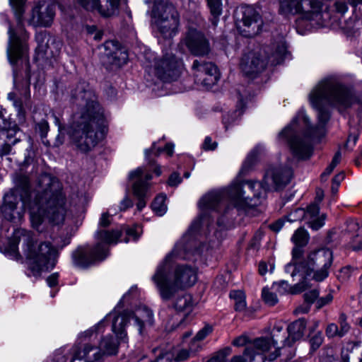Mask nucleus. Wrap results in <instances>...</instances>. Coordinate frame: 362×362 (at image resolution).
Here are the masks:
<instances>
[{
    "label": "nucleus",
    "instance_id": "864d4df0",
    "mask_svg": "<svg viewBox=\"0 0 362 362\" xmlns=\"http://www.w3.org/2000/svg\"><path fill=\"white\" fill-rule=\"evenodd\" d=\"M173 358V355L170 352H160L158 356H156V362H171Z\"/></svg>",
    "mask_w": 362,
    "mask_h": 362
},
{
    "label": "nucleus",
    "instance_id": "338daca9",
    "mask_svg": "<svg viewBox=\"0 0 362 362\" xmlns=\"http://www.w3.org/2000/svg\"><path fill=\"white\" fill-rule=\"evenodd\" d=\"M284 223V221L283 219H279L270 225V228L274 231L278 232L282 228Z\"/></svg>",
    "mask_w": 362,
    "mask_h": 362
},
{
    "label": "nucleus",
    "instance_id": "f8f14e48",
    "mask_svg": "<svg viewBox=\"0 0 362 362\" xmlns=\"http://www.w3.org/2000/svg\"><path fill=\"white\" fill-rule=\"evenodd\" d=\"M280 12L284 15H298V25L303 21L310 25H320L323 23V4L320 0H282Z\"/></svg>",
    "mask_w": 362,
    "mask_h": 362
},
{
    "label": "nucleus",
    "instance_id": "2eb2a0df",
    "mask_svg": "<svg viewBox=\"0 0 362 362\" xmlns=\"http://www.w3.org/2000/svg\"><path fill=\"white\" fill-rule=\"evenodd\" d=\"M10 3L14 11L18 27L21 32V36H18L11 26L8 29L10 47L8 56L11 63L14 64L26 54L28 49L26 40L28 35L23 28V16L25 12L23 0H10Z\"/></svg>",
    "mask_w": 362,
    "mask_h": 362
},
{
    "label": "nucleus",
    "instance_id": "5701e85b",
    "mask_svg": "<svg viewBox=\"0 0 362 362\" xmlns=\"http://www.w3.org/2000/svg\"><path fill=\"white\" fill-rule=\"evenodd\" d=\"M88 11H98L103 16H110L117 11L119 0H77Z\"/></svg>",
    "mask_w": 362,
    "mask_h": 362
},
{
    "label": "nucleus",
    "instance_id": "4be33fe9",
    "mask_svg": "<svg viewBox=\"0 0 362 362\" xmlns=\"http://www.w3.org/2000/svg\"><path fill=\"white\" fill-rule=\"evenodd\" d=\"M186 45L195 56H206L211 50L209 41L201 32L195 29L189 30L186 37Z\"/></svg>",
    "mask_w": 362,
    "mask_h": 362
},
{
    "label": "nucleus",
    "instance_id": "4d7b16f0",
    "mask_svg": "<svg viewBox=\"0 0 362 362\" xmlns=\"http://www.w3.org/2000/svg\"><path fill=\"white\" fill-rule=\"evenodd\" d=\"M202 146L203 148L206 151L214 150L217 146V144L216 142H212L211 137L206 136L204 139Z\"/></svg>",
    "mask_w": 362,
    "mask_h": 362
},
{
    "label": "nucleus",
    "instance_id": "6ab92c4d",
    "mask_svg": "<svg viewBox=\"0 0 362 362\" xmlns=\"http://www.w3.org/2000/svg\"><path fill=\"white\" fill-rule=\"evenodd\" d=\"M243 16L238 28L241 34L252 37L262 31L263 20L259 11L252 6L243 8Z\"/></svg>",
    "mask_w": 362,
    "mask_h": 362
},
{
    "label": "nucleus",
    "instance_id": "680f3d73",
    "mask_svg": "<svg viewBox=\"0 0 362 362\" xmlns=\"http://www.w3.org/2000/svg\"><path fill=\"white\" fill-rule=\"evenodd\" d=\"M162 151H165L168 156H171L173 154L174 145L171 143L166 144L164 148H158L157 154L158 155Z\"/></svg>",
    "mask_w": 362,
    "mask_h": 362
},
{
    "label": "nucleus",
    "instance_id": "e433bc0d",
    "mask_svg": "<svg viewBox=\"0 0 362 362\" xmlns=\"http://www.w3.org/2000/svg\"><path fill=\"white\" fill-rule=\"evenodd\" d=\"M166 197L163 194L157 196L153 203L151 208L158 216H163L167 211V206L165 203Z\"/></svg>",
    "mask_w": 362,
    "mask_h": 362
},
{
    "label": "nucleus",
    "instance_id": "5fc2aeb1",
    "mask_svg": "<svg viewBox=\"0 0 362 362\" xmlns=\"http://www.w3.org/2000/svg\"><path fill=\"white\" fill-rule=\"evenodd\" d=\"M182 181L180 175L177 173H173L168 180V185L171 187L177 186Z\"/></svg>",
    "mask_w": 362,
    "mask_h": 362
},
{
    "label": "nucleus",
    "instance_id": "6e6d98bb",
    "mask_svg": "<svg viewBox=\"0 0 362 362\" xmlns=\"http://www.w3.org/2000/svg\"><path fill=\"white\" fill-rule=\"evenodd\" d=\"M110 215L108 212H104L101 215V217L99 220V226L100 227H107L108 226L110 223H111V220H110Z\"/></svg>",
    "mask_w": 362,
    "mask_h": 362
},
{
    "label": "nucleus",
    "instance_id": "49530a36",
    "mask_svg": "<svg viewBox=\"0 0 362 362\" xmlns=\"http://www.w3.org/2000/svg\"><path fill=\"white\" fill-rule=\"evenodd\" d=\"M259 148H260L259 146H257V148H255L252 151H251V153L247 156L245 161L243 163V170H245V169H248L249 168H250L253 163L255 162L256 160V158H257V153L256 152L258 151Z\"/></svg>",
    "mask_w": 362,
    "mask_h": 362
},
{
    "label": "nucleus",
    "instance_id": "ddd939ff",
    "mask_svg": "<svg viewBox=\"0 0 362 362\" xmlns=\"http://www.w3.org/2000/svg\"><path fill=\"white\" fill-rule=\"evenodd\" d=\"M112 325V332L120 338L122 341H128L124 327L131 320L137 326L140 334H143L148 327L153 324V312L146 305H139L132 313H123L116 315L114 313Z\"/></svg>",
    "mask_w": 362,
    "mask_h": 362
},
{
    "label": "nucleus",
    "instance_id": "39448f33",
    "mask_svg": "<svg viewBox=\"0 0 362 362\" xmlns=\"http://www.w3.org/2000/svg\"><path fill=\"white\" fill-rule=\"evenodd\" d=\"M186 258L185 247L180 242L158 265L151 279L163 300H170L178 290L190 287L197 281V271L194 268L187 265H175V261Z\"/></svg>",
    "mask_w": 362,
    "mask_h": 362
},
{
    "label": "nucleus",
    "instance_id": "393cba45",
    "mask_svg": "<svg viewBox=\"0 0 362 362\" xmlns=\"http://www.w3.org/2000/svg\"><path fill=\"white\" fill-rule=\"evenodd\" d=\"M345 233L349 238V246L354 251L362 250V226L358 221L349 219L346 221Z\"/></svg>",
    "mask_w": 362,
    "mask_h": 362
},
{
    "label": "nucleus",
    "instance_id": "774afa93",
    "mask_svg": "<svg viewBox=\"0 0 362 362\" xmlns=\"http://www.w3.org/2000/svg\"><path fill=\"white\" fill-rule=\"evenodd\" d=\"M344 173L343 172L339 173V174L336 175L332 179V184L336 185L337 187H338L341 182L344 180Z\"/></svg>",
    "mask_w": 362,
    "mask_h": 362
},
{
    "label": "nucleus",
    "instance_id": "473e14b6",
    "mask_svg": "<svg viewBox=\"0 0 362 362\" xmlns=\"http://www.w3.org/2000/svg\"><path fill=\"white\" fill-rule=\"evenodd\" d=\"M207 6L209 8L210 13L212 16L211 23L214 25H216L218 21L219 16L222 14L223 11V1L222 0H206Z\"/></svg>",
    "mask_w": 362,
    "mask_h": 362
},
{
    "label": "nucleus",
    "instance_id": "f03ea898",
    "mask_svg": "<svg viewBox=\"0 0 362 362\" xmlns=\"http://www.w3.org/2000/svg\"><path fill=\"white\" fill-rule=\"evenodd\" d=\"M312 106L317 110L318 123L316 127L310 125L305 112L300 110L278 135L280 141L286 143L294 156L299 159H308L313 153L309 139H318L325 134V125L330 118V113L323 106H334L347 108L354 101L352 89L342 83L333 75L320 80L309 94Z\"/></svg>",
    "mask_w": 362,
    "mask_h": 362
},
{
    "label": "nucleus",
    "instance_id": "a19ab883",
    "mask_svg": "<svg viewBox=\"0 0 362 362\" xmlns=\"http://www.w3.org/2000/svg\"><path fill=\"white\" fill-rule=\"evenodd\" d=\"M348 317L347 315L344 313H341L339 316L338 319V324H339V329L341 332V335H346L351 329V325L348 322Z\"/></svg>",
    "mask_w": 362,
    "mask_h": 362
},
{
    "label": "nucleus",
    "instance_id": "ea45409f",
    "mask_svg": "<svg viewBox=\"0 0 362 362\" xmlns=\"http://www.w3.org/2000/svg\"><path fill=\"white\" fill-rule=\"evenodd\" d=\"M262 297L265 303L270 306H273L278 303L276 294L270 291L268 288H264L262 289Z\"/></svg>",
    "mask_w": 362,
    "mask_h": 362
},
{
    "label": "nucleus",
    "instance_id": "c85d7f7f",
    "mask_svg": "<svg viewBox=\"0 0 362 362\" xmlns=\"http://www.w3.org/2000/svg\"><path fill=\"white\" fill-rule=\"evenodd\" d=\"M269 339L273 343L274 346L276 349V346L279 342L282 344V347L281 348V351H286V347L291 348V341H287L285 340L287 337V330H284L282 326L276 325L271 331Z\"/></svg>",
    "mask_w": 362,
    "mask_h": 362
},
{
    "label": "nucleus",
    "instance_id": "4c0bfd02",
    "mask_svg": "<svg viewBox=\"0 0 362 362\" xmlns=\"http://www.w3.org/2000/svg\"><path fill=\"white\" fill-rule=\"evenodd\" d=\"M11 139L8 138V134L5 132H1L0 134V154L1 155H6L8 154L11 150V144H15L16 140H13V141H10Z\"/></svg>",
    "mask_w": 362,
    "mask_h": 362
},
{
    "label": "nucleus",
    "instance_id": "bf43d9fd",
    "mask_svg": "<svg viewBox=\"0 0 362 362\" xmlns=\"http://www.w3.org/2000/svg\"><path fill=\"white\" fill-rule=\"evenodd\" d=\"M249 344L250 343H248V338L245 335H241L235 338L233 341V344L236 346H243L245 345H246L247 346V344Z\"/></svg>",
    "mask_w": 362,
    "mask_h": 362
},
{
    "label": "nucleus",
    "instance_id": "3c124183",
    "mask_svg": "<svg viewBox=\"0 0 362 362\" xmlns=\"http://www.w3.org/2000/svg\"><path fill=\"white\" fill-rule=\"evenodd\" d=\"M13 105L15 107L17 111V115L20 119H24L25 118V111L23 107V103L21 99L17 98L15 99L13 102Z\"/></svg>",
    "mask_w": 362,
    "mask_h": 362
},
{
    "label": "nucleus",
    "instance_id": "1a4fd4ad",
    "mask_svg": "<svg viewBox=\"0 0 362 362\" xmlns=\"http://www.w3.org/2000/svg\"><path fill=\"white\" fill-rule=\"evenodd\" d=\"M122 235L121 230H98L95 235L97 244L80 246L72 252L73 264L78 267L86 268L95 262L103 261L107 257L106 245L116 244Z\"/></svg>",
    "mask_w": 362,
    "mask_h": 362
},
{
    "label": "nucleus",
    "instance_id": "dca6fc26",
    "mask_svg": "<svg viewBox=\"0 0 362 362\" xmlns=\"http://www.w3.org/2000/svg\"><path fill=\"white\" fill-rule=\"evenodd\" d=\"M245 354L250 358V362L274 361L282 354L281 348L275 349L268 336L255 339L245 347Z\"/></svg>",
    "mask_w": 362,
    "mask_h": 362
},
{
    "label": "nucleus",
    "instance_id": "a18cd8bd",
    "mask_svg": "<svg viewBox=\"0 0 362 362\" xmlns=\"http://www.w3.org/2000/svg\"><path fill=\"white\" fill-rule=\"evenodd\" d=\"M36 131L40 133L42 139H45L47 136V134L49 131V124L46 120H41L36 124Z\"/></svg>",
    "mask_w": 362,
    "mask_h": 362
},
{
    "label": "nucleus",
    "instance_id": "37998d69",
    "mask_svg": "<svg viewBox=\"0 0 362 362\" xmlns=\"http://www.w3.org/2000/svg\"><path fill=\"white\" fill-rule=\"evenodd\" d=\"M231 353V349L228 347L217 353L216 356L206 362H226V358Z\"/></svg>",
    "mask_w": 362,
    "mask_h": 362
},
{
    "label": "nucleus",
    "instance_id": "2f4dec72",
    "mask_svg": "<svg viewBox=\"0 0 362 362\" xmlns=\"http://www.w3.org/2000/svg\"><path fill=\"white\" fill-rule=\"evenodd\" d=\"M49 38V35L46 31H41L36 33L35 40L37 43L36 53L38 58H43L46 54Z\"/></svg>",
    "mask_w": 362,
    "mask_h": 362
},
{
    "label": "nucleus",
    "instance_id": "f704fd0d",
    "mask_svg": "<svg viewBox=\"0 0 362 362\" xmlns=\"http://www.w3.org/2000/svg\"><path fill=\"white\" fill-rule=\"evenodd\" d=\"M309 240V233L303 228H298L291 237V241L297 246H305L308 243Z\"/></svg>",
    "mask_w": 362,
    "mask_h": 362
},
{
    "label": "nucleus",
    "instance_id": "20e7f679",
    "mask_svg": "<svg viewBox=\"0 0 362 362\" xmlns=\"http://www.w3.org/2000/svg\"><path fill=\"white\" fill-rule=\"evenodd\" d=\"M69 239H64L61 245L56 244L54 246L49 242L45 241L36 246L37 238L35 234L21 228L14 230L5 248V254L12 259H18L21 255L18 246L21 242L23 252L29 262V268L33 275H37L44 269H52L54 267L59 250L69 244Z\"/></svg>",
    "mask_w": 362,
    "mask_h": 362
},
{
    "label": "nucleus",
    "instance_id": "bb28decb",
    "mask_svg": "<svg viewBox=\"0 0 362 362\" xmlns=\"http://www.w3.org/2000/svg\"><path fill=\"white\" fill-rule=\"evenodd\" d=\"M306 328V322L304 319H298L291 323L287 330V337L285 339L287 341H291V346L298 340L300 339Z\"/></svg>",
    "mask_w": 362,
    "mask_h": 362
},
{
    "label": "nucleus",
    "instance_id": "603ef678",
    "mask_svg": "<svg viewBox=\"0 0 362 362\" xmlns=\"http://www.w3.org/2000/svg\"><path fill=\"white\" fill-rule=\"evenodd\" d=\"M333 300L332 293L327 294L325 297H321L316 300V307L320 309L323 306L330 303Z\"/></svg>",
    "mask_w": 362,
    "mask_h": 362
},
{
    "label": "nucleus",
    "instance_id": "a211bd4d",
    "mask_svg": "<svg viewBox=\"0 0 362 362\" xmlns=\"http://www.w3.org/2000/svg\"><path fill=\"white\" fill-rule=\"evenodd\" d=\"M195 82L206 88H211L219 79L216 66L203 59H195L192 66Z\"/></svg>",
    "mask_w": 362,
    "mask_h": 362
},
{
    "label": "nucleus",
    "instance_id": "f257e3e1",
    "mask_svg": "<svg viewBox=\"0 0 362 362\" xmlns=\"http://www.w3.org/2000/svg\"><path fill=\"white\" fill-rule=\"evenodd\" d=\"M37 187L30 191L27 176H21L16 187L4 197L1 211L4 218L15 224L24 220L25 209L33 228L39 230L47 218L59 225L69 218V205L59 180L47 173L40 175Z\"/></svg>",
    "mask_w": 362,
    "mask_h": 362
},
{
    "label": "nucleus",
    "instance_id": "69168bd1",
    "mask_svg": "<svg viewBox=\"0 0 362 362\" xmlns=\"http://www.w3.org/2000/svg\"><path fill=\"white\" fill-rule=\"evenodd\" d=\"M246 361L250 362V358L249 357V356L245 354V350L244 351L243 356H240V355L235 356L232 358V359L230 361V362H246ZM226 362H228V361H226Z\"/></svg>",
    "mask_w": 362,
    "mask_h": 362
},
{
    "label": "nucleus",
    "instance_id": "79ce46f5",
    "mask_svg": "<svg viewBox=\"0 0 362 362\" xmlns=\"http://www.w3.org/2000/svg\"><path fill=\"white\" fill-rule=\"evenodd\" d=\"M303 247L304 246L295 245V247H293V249L292 250V256H293L292 260L288 264L293 263L294 264L299 266L300 264H301L304 262V260H303V261L300 260V257L303 253V250L302 249V247Z\"/></svg>",
    "mask_w": 362,
    "mask_h": 362
},
{
    "label": "nucleus",
    "instance_id": "09e8293b",
    "mask_svg": "<svg viewBox=\"0 0 362 362\" xmlns=\"http://www.w3.org/2000/svg\"><path fill=\"white\" fill-rule=\"evenodd\" d=\"M353 271H354L353 267H351L350 266L344 267L340 269L339 275H338V278L341 281H345L350 278Z\"/></svg>",
    "mask_w": 362,
    "mask_h": 362
},
{
    "label": "nucleus",
    "instance_id": "9d476101",
    "mask_svg": "<svg viewBox=\"0 0 362 362\" xmlns=\"http://www.w3.org/2000/svg\"><path fill=\"white\" fill-rule=\"evenodd\" d=\"M275 49L267 58L262 57V53L267 54L270 48L263 50L251 51L243 54L240 61V68L246 75H253L263 71L267 64L272 66L281 63L286 54V46L284 42H279L274 45Z\"/></svg>",
    "mask_w": 362,
    "mask_h": 362
},
{
    "label": "nucleus",
    "instance_id": "9b49d317",
    "mask_svg": "<svg viewBox=\"0 0 362 362\" xmlns=\"http://www.w3.org/2000/svg\"><path fill=\"white\" fill-rule=\"evenodd\" d=\"M144 65L148 75H154L164 82L176 81L183 69L182 61L172 54H166L163 58L157 59L154 53L146 50Z\"/></svg>",
    "mask_w": 362,
    "mask_h": 362
},
{
    "label": "nucleus",
    "instance_id": "052dcab7",
    "mask_svg": "<svg viewBox=\"0 0 362 362\" xmlns=\"http://www.w3.org/2000/svg\"><path fill=\"white\" fill-rule=\"evenodd\" d=\"M59 279L58 273H53L47 279V284L49 287H54L57 285Z\"/></svg>",
    "mask_w": 362,
    "mask_h": 362
},
{
    "label": "nucleus",
    "instance_id": "58836bf2",
    "mask_svg": "<svg viewBox=\"0 0 362 362\" xmlns=\"http://www.w3.org/2000/svg\"><path fill=\"white\" fill-rule=\"evenodd\" d=\"M213 331V328L209 325H206L202 329H201L194 337L192 341V346H197V345H200L199 341L204 339L209 334H211Z\"/></svg>",
    "mask_w": 362,
    "mask_h": 362
},
{
    "label": "nucleus",
    "instance_id": "c756f323",
    "mask_svg": "<svg viewBox=\"0 0 362 362\" xmlns=\"http://www.w3.org/2000/svg\"><path fill=\"white\" fill-rule=\"evenodd\" d=\"M158 27L161 35L165 38H170L178 31L180 19L158 20Z\"/></svg>",
    "mask_w": 362,
    "mask_h": 362
},
{
    "label": "nucleus",
    "instance_id": "13d9d810",
    "mask_svg": "<svg viewBox=\"0 0 362 362\" xmlns=\"http://www.w3.org/2000/svg\"><path fill=\"white\" fill-rule=\"evenodd\" d=\"M322 341H323V338L322 337V334L320 332L317 333L310 339L312 347L315 348V349L318 348L320 346V344L322 343Z\"/></svg>",
    "mask_w": 362,
    "mask_h": 362
},
{
    "label": "nucleus",
    "instance_id": "72a5a7b5",
    "mask_svg": "<svg viewBox=\"0 0 362 362\" xmlns=\"http://www.w3.org/2000/svg\"><path fill=\"white\" fill-rule=\"evenodd\" d=\"M229 296L235 302L236 311L242 312L245 310L247 306L245 295L242 291H232L230 292Z\"/></svg>",
    "mask_w": 362,
    "mask_h": 362
},
{
    "label": "nucleus",
    "instance_id": "a878e982",
    "mask_svg": "<svg viewBox=\"0 0 362 362\" xmlns=\"http://www.w3.org/2000/svg\"><path fill=\"white\" fill-rule=\"evenodd\" d=\"M152 13L158 20L180 19V15L174 5L163 0L154 4Z\"/></svg>",
    "mask_w": 362,
    "mask_h": 362
},
{
    "label": "nucleus",
    "instance_id": "c9c22d12",
    "mask_svg": "<svg viewBox=\"0 0 362 362\" xmlns=\"http://www.w3.org/2000/svg\"><path fill=\"white\" fill-rule=\"evenodd\" d=\"M201 349L200 345L192 346L191 342L189 349H180L173 358L175 361H183L194 356Z\"/></svg>",
    "mask_w": 362,
    "mask_h": 362
},
{
    "label": "nucleus",
    "instance_id": "cd10ccee",
    "mask_svg": "<svg viewBox=\"0 0 362 362\" xmlns=\"http://www.w3.org/2000/svg\"><path fill=\"white\" fill-rule=\"evenodd\" d=\"M298 281L299 282L293 286H290L286 281H281L278 283H274L272 288L280 295L287 293L297 294L304 291L307 286L305 281L300 279V277H299Z\"/></svg>",
    "mask_w": 362,
    "mask_h": 362
},
{
    "label": "nucleus",
    "instance_id": "b1692460",
    "mask_svg": "<svg viewBox=\"0 0 362 362\" xmlns=\"http://www.w3.org/2000/svg\"><path fill=\"white\" fill-rule=\"evenodd\" d=\"M104 54L109 59L110 63L121 66L125 64L128 60V54L127 51L122 48L119 44L116 41H107L104 43Z\"/></svg>",
    "mask_w": 362,
    "mask_h": 362
},
{
    "label": "nucleus",
    "instance_id": "de8ad7c7",
    "mask_svg": "<svg viewBox=\"0 0 362 362\" xmlns=\"http://www.w3.org/2000/svg\"><path fill=\"white\" fill-rule=\"evenodd\" d=\"M269 266V271L271 273L273 272L274 269V264L272 262H266L264 261H262L259 263L258 271L260 275L264 276L268 272V267Z\"/></svg>",
    "mask_w": 362,
    "mask_h": 362
},
{
    "label": "nucleus",
    "instance_id": "e2e57ef3",
    "mask_svg": "<svg viewBox=\"0 0 362 362\" xmlns=\"http://www.w3.org/2000/svg\"><path fill=\"white\" fill-rule=\"evenodd\" d=\"M133 206L132 201L128 197H125L120 202V210L124 211Z\"/></svg>",
    "mask_w": 362,
    "mask_h": 362
},
{
    "label": "nucleus",
    "instance_id": "aec40b11",
    "mask_svg": "<svg viewBox=\"0 0 362 362\" xmlns=\"http://www.w3.org/2000/svg\"><path fill=\"white\" fill-rule=\"evenodd\" d=\"M145 169L139 167L136 170L130 172L129 178L130 180H134L132 189L134 196L138 199L136 207L139 211H141L146 205V194L148 188V180L152 179V175L146 173Z\"/></svg>",
    "mask_w": 362,
    "mask_h": 362
},
{
    "label": "nucleus",
    "instance_id": "7c9ffc66",
    "mask_svg": "<svg viewBox=\"0 0 362 362\" xmlns=\"http://www.w3.org/2000/svg\"><path fill=\"white\" fill-rule=\"evenodd\" d=\"M193 306L192 296L188 293L177 296L173 303L175 310L178 313H184L185 315L190 313Z\"/></svg>",
    "mask_w": 362,
    "mask_h": 362
},
{
    "label": "nucleus",
    "instance_id": "f3484780",
    "mask_svg": "<svg viewBox=\"0 0 362 362\" xmlns=\"http://www.w3.org/2000/svg\"><path fill=\"white\" fill-rule=\"evenodd\" d=\"M326 218L325 214H320V207L316 203L310 204L306 209L298 208L287 216V220L289 222L304 219L313 230L321 228L325 225Z\"/></svg>",
    "mask_w": 362,
    "mask_h": 362
},
{
    "label": "nucleus",
    "instance_id": "0e129e2a",
    "mask_svg": "<svg viewBox=\"0 0 362 362\" xmlns=\"http://www.w3.org/2000/svg\"><path fill=\"white\" fill-rule=\"evenodd\" d=\"M334 6L338 13L344 14L347 11L348 6L343 1H337Z\"/></svg>",
    "mask_w": 362,
    "mask_h": 362
},
{
    "label": "nucleus",
    "instance_id": "7ed1b4c3",
    "mask_svg": "<svg viewBox=\"0 0 362 362\" xmlns=\"http://www.w3.org/2000/svg\"><path fill=\"white\" fill-rule=\"evenodd\" d=\"M71 102L78 111L67 133L71 142L83 152L91 151L98 143L105 127L106 118L103 107L98 104L93 90L86 81H80L71 91Z\"/></svg>",
    "mask_w": 362,
    "mask_h": 362
},
{
    "label": "nucleus",
    "instance_id": "0eeeda50",
    "mask_svg": "<svg viewBox=\"0 0 362 362\" xmlns=\"http://www.w3.org/2000/svg\"><path fill=\"white\" fill-rule=\"evenodd\" d=\"M243 198L242 185L239 183L234 184L226 189L212 191L205 194L199 202L200 215L192 223L187 235H194L204 226L208 229L212 222L209 215L210 211L221 212L224 209V213H226L230 205L237 206Z\"/></svg>",
    "mask_w": 362,
    "mask_h": 362
},
{
    "label": "nucleus",
    "instance_id": "423d86ee",
    "mask_svg": "<svg viewBox=\"0 0 362 362\" xmlns=\"http://www.w3.org/2000/svg\"><path fill=\"white\" fill-rule=\"evenodd\" d=\"M112 317L113 318V314L111 313L96 325L80 334V343L74 345L71 350V362H103L104 356L117 354L119 344L126 343L125 341H122L119 337L116 340L111 335L100 339L98 337V330L103 326L106 320Z\"/></svg>",
    "mask_w": 362,
    "mask_h": 362
},
{
    "label": "nucleus",
    "instance_id": "6e6552de",
    "mask_svg": "<svg viewBox=\"0 0 362 362\" xmlns=\"http://www.w3.org/2000/svg\"><path fill=\"white\" fill-rule=\"evenodd\" d=\"M332 252L329 249H320L310 252L304 262L299 266L287 264L285 272L293 278L300 277V279H314L322 281L329 275V269L332 264Z\"/></svg>",
    "mask_w": 362,
    "mask_h": 362
},
{
    "label": "nucleus",
    "instance_id": "4468645a",
    "mask_svg": "<svg viewBox=\"0 0 362 362\" xmlns=\"http://www.w3.org/2000/svg\"><path fill=\"white\" fill-rule=\"evenodd\" d=\"M293 172L290 168L275 167L269 168L262 182L247 180L245 182L254 192V197H263L267 191L279 190L285 187L291 181Z\"/></svg>",
    "mask_w": 362,
    "mask_h": 362
},
{
    "label": "nucleus",
    "instance_id": "8fccbe9b",
    "mask_svg": "<svg viewBox=\"0 0 362 362\" xmlns=\"http://www.w3.org/2000/svg\"><path fill=\"white\" fill-rule=\"evenodd\" d=\"M318 296H319V292L315 289L311 290L308 292H306L304 294V299H305V303L310 305V304L314 303V301L317 299Z\"/></svg>",
    "mask_w": 362,
    "mask_h": 362
},
{
    "label": "nucleus",
    "instance_id": "c03bdc74",
    "mask_svg": "<svg viewBox=\"0 0 362 362\" xmlns=\"http://www.w3.org/2000/svg\"><path fill=\"white\" fill-rule=\"evenodd\" d=\"M325 332L329 338L343 337V335H341V332L339 329L338 325L335 323L329 324L326 328Z\"/></svg>",
    "mask_w": 362,
    "mask_h": 362
},
{
    "label": "nucleus",
    "instance_id": "412c9836",
    "mask_svg": "<svg viewBox=\"0 0 362 362\" xmlns=\"http://www.w3.org/2000/svg\"><path fill=\"white\" fill-rule=\"evenodd\" d=\"M54 4L39 1L33 8L29 24L35 27H49L55 16Z\"/></svg>",
    "mask_w": 362,
    "mask_h": 362
}]
</instances>
